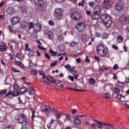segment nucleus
Segmentation results:
<instances>
[{"mask_svg": "<svg viewBox=\"0 0 129 129\" xmlns=\"http://www.w3.org/2000/svg\"><path fill=\"white\" fill-rule=\"evenodd\" d=\"M111 96V95L108 93H105L103 95V96L106 98H110Z\"/></svg>", "mask_w": 129, "mask_h": 129, "instance_id": "obj_32", "label": "nucleus"}, {"mask_svg": "<svg viewBox=\"0 0 129 129\" xmlns=\"http://www.w3.org/2000/svg\"><path fill=\"white\" fill-rule=\"evenodd\" d=\"M37 73V71L36 70H32L30 73L31 75L34 74L36 75Z\"/></svg>", "mask_w": 129, "mask_h": 129, "instance_id": "obj_36", "label": "nucleus"}, {"mask_svg": "<svg viewBox=\"0 0 129 129\" xmlns=\"http://www.w3.org/2000/svg\"><path fill=\"white\" fill-rule=\"evenodd\" d=\"M64 67L66 69H70L71 68V66L70 64H68L64 66Z\"/></svg>", "mask_w": 129, "mask_h": 129, "instance_id": "obj_57", "label": "nucleus"}, {"mask_svg": "<svg viewBox=\"0 0 129 129\" xmlns=\"http://www.w3.org/2000/svg\"><path fill=\"white\" fill-rule=\"evenodd\" d=\"M48 109V108L46 107L45 108L44 110V112L45 114L47 116L49 114V111Z\"/></svg>", "mask_w": 129, "mask_h": 129, "instance_id": "obj_33", "label": "nucleus"}, {"mask_svg": "<svg viewBox=\"0 0 129 129\" xmlns=\"http://www.w3.org/2000/svg\"><path fill=\"white\" fill-rule=\"evenodd\" d=\"M100 18L107 27H109L111 26L112 23V18L108 14H102L101 15Z\"/></svg>", "mask_w": 129, "mask_h": 129, "instance_id": "obj_1", "label": "nucleus"}, {"mask_svg": "<svg viewBox=\"0 0 129 129\" xmlns=\"http://www.w3.org/2000/svg\"><path fill=\"white\" fill-rule=\"evenodd\" d=\"M118 68V65L117 64H115L114 65L113 68L114 70H117Z\"/></svg>", "mask_w": 129, "mask_h": 129, "instance_id": "obj_51", "label": "nucleus"}, {"mask_svg": "<svg viewBox=\"0 0 129 129\" xmlns=\"http://www.w3.org/2000/svg\"><path fill=\"white\" fill-rule=\"evenodd\" d=\"M29 44L28 43L25 44V50L26 51H29L30 50V49L28 47Z\"/></svg>", "mask_w": 129, "mask_h": 129, "instance_id": "obj_30", "label": "nucleus"}, {"mask_svg": "<svg viewBox=\"0 0 129 129\" xmlns=\"http://www.w3.org/2000/svg\"><path fill=\"white\" fill-rule=\"evenodd\" d=\"M68 78L71 81H74V79L73 76H69Z\"/></svg>", "mask_w": 129, "mask_h": 129, "instance_id": "obj_47", "label": "nucleus"}, {"mask_svg": "<svg viewBox=\"0 0 129 129\" xmlns=\"http://www.w3.org/2000/svg\"><path fill=\"white\" fill-rule=\"evenodd\" d=\"M28 127L26 124L23 125L22 127V129H27Z\"/></svg>", "mask_w": 129, "mask_h": 129, "instance_id": "obj_48", "label": "nucleus"}, {"mask_svg": "<svg viewBox=\"0 0 129 129\" xmlns=\"http://www.w3.org/2000/svg\"><path fill=\"white\" fill-rule=\"evenodd\" d=\"M85 2L83 0H82L81 2H79L78 4V6H81L82 7H83L84 5V4Z\"/></svg>", "mask_w": 129, "mask_h": 129, "instance_id": "obj_34", "label": "nucleus"}, {"mask_svg": "<svg viewBox=\"0 0 129 129\" xmlns=\"http://www.w3.org/2000/svg\"><path fill=\"white\" fill-rule=\"evenodd\" d=\"M78 43L77 42H71L70 44V46L71 47H74L75 45H77Z\"/></svg>", "mask_w": 129, "mask_h": 129, "instance_id": "obj_27", "label": "nucleus"}, {"mask_svg": "<svg viewBox=\"0 0 129 129\" xmlns=\"http://www.w3.org/2000/svg\"><path fill=\"white\" fill-rule=\"evenodd\" d=\"M74 123L75 125H78L81 123V121L78 118L74 117L73 118Z\"/></svg>", "mask_w": 129, "mask_h": 129, "instance_id": "obj_20", "label": "nucleus"}, {"mask_svg": "<svg viewBox=\"0 0 129 129\" xmlns=\"http://www.w3.org/2000/svg\"><path fill=\"white\" fill-rule=\"evenodd\" d=\"M8 29L9 30L10 32H11L12 31V30H13V26L12 25H10V26H9Z\"/></svg>", "mask_w": 129, "mask_h": 129, "instance_id": "obj_41", "label": "nucleus"}, {"mask_svg": "<svg viewBox=\"0 0 129 129\" xmlns=\"http://www.w3.org/2000/svg\"><path fill=\"white\" fill-rule=\"evenodd\" d=\"M117 84L120 86L123 87L124 85V83L121 82L119 81H118L117 82Z\"/></svg>", "mask_w": 129, "mask_h": 129, "instance_id": "obj_31", "label": "nucleus"}, {"mask_svg": "<svg viewBox=\"0 0 129 129\" xmlns=\"http://www.w3.org/2000/svg\"><path fill=\"white\" fill-rule=\"evenodd\" d=\"M45 34L47 36V37L49 39L52 40L53 39V35L52 32L51 31L46 30L45 31Z\"/></svg>", "mask_w": 129, "mask_h": 129, "instance_id": "obj_14", "label": "nucleus"}, {"mask_svg": "<svg viewBox=\"0 0 129 129\" xmlns=\"http://www.w3.org/2000/svg\"><path fill=\"white\" fill-rule=\"evenodd\" d=\"M15 10L12 7L9 8L7 9L6 12L8 14H12L15 12Z\"/></svg>", "mask_w": 129, "mask_h": 129, "instance_id": "obj_18", "label": "nucleus"}, {"mask_svg": "<svg viewBox=\"0 0 129 129\" xmlns=\"http://www.w3.org/2000/svg\"><path fill=\"white\" fill-rule=\"evenodd\" d=\"M51 78H52V77L50 76H48L46 77V79L47 80H50Z\"/></svg>", "mask_w": 129, "mask_h": 129, "instance_id": "obj_60", "label": "nucleus"}, {"mask_svg": "<svg viewBox=\"0 0 129 129\" xmlns=\"http://www.w3.org/2000/svg\"><path fill=\"white\" fill-rule=\"evenodd\" d=\"M44 56L46 58H47L48 59H49L50 58V57L49 55L47 53L45 54Z\"/></svg>", "mask_w": 129, "mask_h": 129, "instance_id": "obj_43", "label": "nucleus"}, {"mask_svg": "<svg viewBox=\"0 0 129 129\" xmlns=\"http://www.w3.org/2000/svg\"><path fill=\"white\" fill-rule=\"evenodd\" d=\"M125 82L127 83H129V78H126Z\"/></svg>", "mask_w": 129, "mask_h": 129, "instance_id": "obj_64", "label": "nucleus"}, {"mask_svg": "<svg viewBox=\"0 0 129 129\" xmlns=\"http://www.w3.org/2000/svg\"><path fill=\"white\" fill-rule=\"evenodd\" d=\"M70 16L73 19L75 20H78L80 19L81 15L79 12L75 11L71 14Z\"/></svg>", "mask_w": 129, "mask_h": 129, "instance_id": "obj_9", "label": "nucleus"}, {"mask_svg": "<svg viewBox=\"0 0 129 129\" xmlns=\"http://www.w3.org/2000/svg\"><path fill=\"white\" fill-rule=\"evenodd\" d=\"M58 39L59 40L61 41L63 39L62 34H60L58 37Z\"/></svg>", "mask_w": 129, "mask_h": 129, "instance_id": "obj_42", "label": "nucleus"}, {"mask_svg": "<svg viewBox=\"0 0 129 129\" xmlns=\"http://www.w3.org/2000/svg\"><path fill=\"white\" fill-rule=\"evenodd\" d=\"M123 39V37L121 35L118 36L117 37V41L118 43H121L122 42Z\"/></svg>", "mask_w": 129, "mask_h": 129, "instance_id": "obj_22", "label": "nucleus"}, {"mask_svg": "<svg viewBox=\"0 0 129 129\" xmlns=\"http://www.w3.org/2000/svg\"><path fill=\"white\" fill-rule=\"evenodd\" d=\"M15 85L14 87L16 90L14 91H9L5 96V97H7L9 99H10L18 95L19 94L18 91V90L19 89V86L16 84H15Z\"/></svg>", "mask_w": 129, "mask_h": 129, "instance_id": "obj_4", "label": "nucleus"}, {"mask_svg": "<svg viewBox=\"0 0 129 129\" xmlns=\"http://www.w3.org/2000/svg\"><path fill=\"white\" fill-rule=\"evenodd\" d=\"M15 118L19 123H26L27 122V118L25 115L22 114L21 115L19 114H16Z\"/></svg>", "mask_w": 129, "mask_h": 129, "instance_id": "obj_6", "label": "nucleus"}, {"mask_svg": "<svg viewBox=\"0 0 129 129\" xmlns=\"http://www.w3.org/2000/svg\"><path fill=\"white\" fill-rule=\"evenodd\" d=\"M77 25H75V27L79 31H83L85 28V24L81 22H78L77 23Z\"/></svg>", "mask_w": 129, "mask_h": 129, "instance_id": "obj_7", "label": "nucleus"}, {"mask_svg": "<svg viewBox=\"0 0 129 129\" xmlns=\"http://www.w3.org/2000/svg\"><path fill=\"white\" fill-rule=\"evenodd\" d=\"M98 123V128L99 129H101L102 128V126L101 123V121H99L97 120H94Z\"/></svg>", "mask_w": 129, "mask_h": 129, "instance_id": "obj_28", "label": "nucleus"}, {"mask_svg": "<svg viewBox=\"0 0 129 129\" xmlns=\"http://www.w3.org/2000/svg\"><path fill=\"white\" fill-rule=\"evenodd\" d=\"M91 17L92 19L97 20L100 17V14L94 12L91 14Z\"/></svg>", "mask_w": 129, "mask_h": 129, "instance_id": "obj_15", "label": "nucleus"}, {"mask_svg": "<svg viewBox=\"0 0 129 129\" xmlns=\"http://www.w3.org/2000/svg\"><path fill=\"white\" fill-rule=\"evenodd\" d=\"M120 20L122 23L124 24L129 23V16H123L120 18Z\"/></svg>", "mask_w": 129, "mask_h": 129, "instance_id": "obj_11", "label": "nucleus"}, {"mask_svg": "<svg viewBox=\"0 0 129 129\" xmlns=\"http://www.w3.org/2000/svg\"><path fill=\"white\" fill-rule=\"evenodd\" d=\"M89 5L90 6H93L95 4V3L92 1H90L88 3Z\"/></svg>", "mask_w": 129, "mask_h": 129, "instance_id": "obj_45", "label": "nucleus"}, {"mask_svg": "<svg viewBox=\"0 0 129 129\" xmlns=\"http://www.w3.org/2000/svg\"><path fill=\"white\" fill-rule=\"evenodd\" d=\"M20 27L22 29H25L28 25L27 22L26 21H23L21 22L20 23Z\"/></svg>", "mask_w": 129, "mask_h": 129, "instance_id": "obj_16", "label": "nucleus"}, {"mask_svg": "<svg viewBox=\"0 0 129 129\" xmlns=\"http://www.w3.org/2000/svg\"><path fill=\"white\" fill-rule=\"evenodd\" d=\"M41 25L39 23L35 25L34 27V33H37L40 31L41 30Z\"/></svg>", "mask_w": 129, "mask_h": 129, "instance_id": "obj_12", "label": "nucleus"}, {"mask_svg": "<svg viewBox=\"0 0 129 129\" xmlns=\"http://www.w3.org/2000/svg\"><path fill=\"white\" fill-rule=\"evenodd\" d=\"M114 91L115 93L117 94L119 93V90L116 87H115L114 88Z\"/></svg>", "mask_w": 129, "mask_h": 129, "instance_id": "obj_38", "label": "nucleus"}, {"mask_svg": "<svg viewBox=\"0 0 129 129\" xmlns=\"http://www.w3.org/2000/svg\"><path fill=\"white\" fill-rule=\"evenodd\" d=\"M17 64L21 68H23V64L21 63L20 61H17Z\"/></svg>", "mask_w": 129, "mask_h": 129, "instance_id": "obj_35", "label": "nucleus"}, {"mask_svg": "<svg viewBox=\"0 0 129 129\" xmlns=\"http://www.w3.org/2000/svg\"><path fill=\"white\" fill-rule=\"evenodd\" d=\"M95 36L97 37H100L101 36V34L99 32H96L95 33Z\"/></svg>", "mask_w": 129, "mask_h": 129, "instance_id": "obj_39", "label": "nucleus"}, {"mask_svg": "<svg viewBox=\"0 0 129 129\" xmlns=\"http://www.w3.org/2000/svg\"><path fill=\"white\" fill-rule=\"evenodd\" d=\"M112 46L113 48L116 50H118V47L117 46L115 45H112Z\"/></svg>", "mask_w": 129, "mask_h": 129, "instance_id": "obj_49", "label": "nucleus"}, {"mask_svg": "<svg viewBox=\"0 0 129 129\" xmlns=\"http://www.w3.org/2000/svg\"><path fill=\"white\" fill-rule=\"evenodd\" d=\"M101 123H102V125H105L106 126H110L111 125V124L110 123H105L102 122L101 121Z\"/></svg>", "mask_w": 129, "mask_h": 129, "instance_id": "obj_37", "label": "nucleus"}, {"mask_svg": "<svg viewBox=\"0 0 129 129\" xmlns=\"http://www.w3.org/2000/svg\"><path fill=\"white\" fill-rule=\"evenodd\" d=\"M55 121V120L53 118H52L50 122L47 123V128L49 129H51L53 125V122Z\"/></svg>", "mask_w": 129, "mask_h": 129, "instance_id": "obj_17", "label": "nucleus"}, {"mask_svg": "<svg viewBox=\"0 0 129 129\" xmlns=\"http://www.w3.org/2000/svg\"><path fill=\"white\" fill-rule=\"evenodd\" d=\"M103 7L105 9H110L111 7V4L110 3H107L106 2H103Z\"/></svg>", "mask_w": 129, "mask_h": 129, "instance_id": "obj_19", "label": "nucleus"}, {"mask_svg": "<svg viewBox=\"0 0 129 129\" xmlns=\"http://www.w3.org/2000/svg\"><path fill=\"white\" fill-rule=\"evenodd\" d=\"M7 90L6 89H2L0 90V93L2 96L3 95L5 94L7 92Z\"/></svg>", "mask_w": 129, "mask_h": 129, "instance_id": "obj_29", "label": "nucleus"}, {"mask_svg": "<svg viewBox=\"0 0 129 129\" xmlns=\"http://www.w3.org/2000/svg\"><path fill=\"white\" fill-rule=\"evenodd\" d=\"M38 48L40 49H41L43 50H44V51L46 50V48L42 47V46H38Z\"/></svg>", "mask_w": 129, "mask_h": 129, "instance_id": "obj_52", "label": "nucleus"}, {"mask_svg": "<svg viewBox=\"0 0 129 129\" xmlns=\"http://www.w3.org/2000/svg\"><path fill=\"white\" fill-rule=\"evenodd\" d=\"M5 129H14L13 126H9L7 127Z\"/></svg>", "mask_w": 129, "mask_h": 129, "instance_id": "obj_53", "label": "nucleus"}, {"mask_svg": "<svg viewBox=\"0 0 129 129\" xmlns=\"http://www.w3.org/2000/svg\"><path fill=\"white\" fill-rule=\"evenodd\" d=\"M58 62L57 61H55L53 63H52L50 64L51 67H53Z\"/></svg>", "mask_w": 129, "mask_h": 129, "instance_id": "obj_40", "label": "nucleus"}, {"mask_svg": "<svg viewBox=\"0 0 129 129\" xmlns=\"http://www.w3.org/2000/svg\"><path fill=\"white\" fill-rule=\"evenodd\" d=\"M16 56L19 59H21V58L20 57V54L19 53H17L16 54Z\"/></svg>", "mask_w": 129, "mask_h": 129, "instance_id": "obj_44", "label": "nucleus"}, {"mask_svg": "<svg viewBox=\"0 0 129 129\" xmlns=\"http://www.w3.org/2000/svg\"><path fill=\"white\" fill-rule=\"evenodd\" d=\"M49 52L51 53V54H50V55H51V56L52 57L53 56H56V53H57V52L54 51L51 49H50Z\"/></svg>", "mask_w": 129, "mask_h": 129, "instance_id": "obj_24", "label": "nucleus"}, {"mask_svg": "<svg viewBox=\"0 0 129 129\" xmlns=\"http://www.w3.org/2000/svg\"><path fill=\"white\" fill-rule=\"evenodd\" d=\"M20 20V18L18 16H14L11 19L12 24L14 25L18 23Z\"/></svg>", "mask_w": 129, "mask_h": 129, "instance_id": "obj_10", "label": "nucleus"}, {"mask_svg": "<svg viewBox=\"0 0 129 129\" xmlns=\"http://www.w3.org/2000/svg\"><path fill=\"white\" fill-rule=\"evenodd\" d=\"M124 6L123 3L121 1H119L116 3L115 8V10L117 11H122Z\"/></svg>", "mask_w": 129, "mask_h": 129, "instance_id": "obj_8", "label": "nucleus"}, {"mask_svg": "<svg viewBox=\"0 0 129 129\" xmlns=\"http://www.w3.org/2000/svg\"><path fill=\"white\" fill-rule=\"evenodd\" d=\"M15 69H12V71H14V72H20V71L19 70H15Z\"/></svg>", "mask_w": 129, "mask_h": 129, "instance_id": "obj_58", "label": "nucleus"}, {"mask_svg": "<svg viewBox=\"0 0 129 129\" xmlns=\"http://www.w3.org/2000/svg\"><path fill=\"white\" fill-rule=\"evenodd\" d=\"M101 10L100 6H96L94 8V12L100 14Z\"/></svg>", "mask_w": 129, "mask_h": 129, "instance_id": "obj_21", "label": "nucleus"}, {"mask_svg": "<svg viewBox=\"0 0 129 129\" xmlns=\"http://www.w3.org/2000/svg\"><path fill=\"white\" fill-rule=\"evenodd\" d=\"M123 48L124 49V52H126L127 51L128 48L125 46V45L123 46Z\"/></svg>", "mask_w": 129, "mask_h": 129, "instance_id": "obj_56", "label": "nucleus"}, {"mask_svg": "<svg viewBox=\"0 0 129 129\" xmlns=\"http://www.w3.org/2000/svg\"><path fill=\"white\" fill-rule=\"evenodd\" d=\"M113 125L111 124V125L110 126H109L108 127H107L106 129H115V128L112 127Z\"/></svg>", "mask_w": 129, "mask_h": 129, "instance_id": "obj_54", "label": "nucleus"}, {"mask_svg": "<svg viewBox=\"0 0 129 129\" xmlns=\"http://www.w3.org/2000/svg\"><path fill=\"white\" fill-rule=\"evenodd\" d=\"M27 88L26 87H22L20 89V91L22 93V94H23L26 91H27Z\"/></svg>", "mask_w": 129, "mask_h": 129, "instance_id": "obj_26", "label": "nucleus"}, {"mask_svg": "<svg viewBox=\"0 0 129 129\" xmlns=\"http://www.w3.org/2000/svg\"><path fill=\"white\" fill-rule=\"evenodd\" d=\"M96 50L99 55L103 56L107 53L108 48L104 44H100L97 45Z\"/></svg>", "mask_w": 129, "mask_h": 129, "instance_id": "obj_3", "label": "nucleus"}, {"mask_svg": "<svg viewBox=\"0 0 129 129\" xmlns=\"http://www.w3.org/2000/svg\"><path fill=\"white\" fill-rule=\"evenodd\" d=\"M89 83L91 84H93L95 83V81L94 79L92 78H90L89 79Z\"/></svg>", "mask_w": 129, "mask_h": 129, "instance_id": "obj_25", "label": "nucleus"}, {"mask_svg": "<svg viewBox=\"0 0 129 129\" xmlns=\"http://www.w3.org/2000/svg\"><path fill=\"white\" fill-rule=\"evenodd\" d=\"M63 13V11L62 9L56 8L54 12V16L55 18L60 20L62 18Z\"/></svg>", "mask_w": 129, "mask_h": 129, "instance_id": "obj_5", "label": "nucleus"}, {"mask_svg": "<svg viewBox=\"0 0 129 129\" xmlns=\"http://www.w3.org/2000/svg\"><path fill=\"white\" fill-rule=\"evenodd\" d=\"M34 2L36 9L41 12L46 11V8L43 0H34Z\"/></svg>", "mask_w": 129, "mask_h": 129, "instance_id": "obj_2", "label": "nucleus"}, {"mask_svg": "<svg viewBox=\"0 0 129 129\" xmlns=\"http://www.w3.org/2000/svg\"><path fill=\"white\" fill-rule=\"evenodd\" d=\"M107 38V36L106 34H104L102 36V38L103 39H106Z\"/></svg>", "mask_w": 129, "mask_h": 129, "instance_id": "obj_62", "label": "nucleus"}, {"mask_svg": "<svg viewBox=\"0 0 129 129\" xmlns=\"http://www.w3.org/2000/svg\"><path fill=\"white\" fill-rule=\"evenodd\" d=\"M48 24L50 25H52L54 24V22L52 20H50L48 22Z\"/></svg>", "mask_w": 129, "mask_h": 129, "instance_id": "obj_46", "label": "nucleus"}, {"mask_svg": "<svg viewBox=\"0 0 129 129\" xmlns=\"http://www.w3.org/2000/svg\"><path fill=\"white\" fill-rule=\"evenodd\" d=\"M60 81L59 80H57L55 81V82H54V83L55 84H58L60 83Z\"/></svg>", "mask_w": 129, "mask_h": 129, "instance_id": "obj_61", "label": "nucleus"}, {"mask_svg": "<svg viewBox=\"0 0 129 129\" xmlns=\"http://www.w3.org/2000/svg\"><path fill=\"white\" fill-rule=\"evenodd\" d=\"M66 89H67L69 90L74 91H75V89L73 88H71L69 87H66Z\"/></svg>", "mask_w": 129, "mask_h": 129, "instance_id": "obj_59", "label": "nucleus"}, {"mask_svg": "<svg viewBox=\"0 0 129 129\" xmlns=\"http://www.w3.org/2000/svg\"><path fill=\"white\" fill-rule=\"evenodd\" d=\"M86 14L88 16H89L91 14V12L90 11H87L86 12Z\"/></svg>", "mask_w": 129, "mask_h": 129, "instance_id": "obj_50", "label": "nucleus"}, {"mask_svg": "<svg viewBox=\"0 0 129 129\" xmlns=\"http://www.w3.org/2000/svg\"><path fill=\"white\" fill-rule=\"evenodd\" d=\"M55 116L57 118H60V116L58 113H56L55 114Z\"/></svg>", "mask_w": 129, "mask_h": 129, "instance_id": "obj_55", "label": "nucleus"}, {"mask_svg": "<svg viewBox=\"0 0 129 129\" xmlns=\"http://www.w3.org/2000/svg\"><path fill=\"white\" fill-rule=\"evenodd\" d=\"M3 43L4 45H0V51L4 52L7 50L8 49V47L5 42H3Z\"/></svg>", "mask_w": 129, "mask_h": 129, "instance_id": "obj_13", "label": "nucleus"}, {"mask_svg": "<svg viewBox=\"0 0 129 129\" xmlns=\"http://www.w3.org/2000/svg\"><path fill=\"white\" fill-rule=\"evenodd\" d=\"M71 112L72 114H75V113L77 112V111L75 109H74L71 111Z\"/></svg>", "mask_w": 129, "mask_h": 129, "instance_id": "obj_63", "label": "nucleus"}, {"mask_svg": "<svg viewBox=\"0 0 129 129\" xmlns=\"http://www.w3.org/2000/svg\"><path fill=\"white\" fill-rule=\"evenodd\" d=\"M47 107L48 108V109L55 113L57 112H58L57 110L54 108H53L49 106H47Z\"/></svg>", "mask_w": 129, "mask_h": 129, "instance_id": "obj_23", "label": "nucleus"}]
</instances>
